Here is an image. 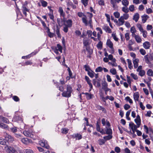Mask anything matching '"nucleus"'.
I'll return each mask as SVG.
<instances>
[{
	"label": "nucleus",
	"instance_id": "f257e3e1",
	"mask_svg": "<svg viewBox=\"0 0 153 153\" xmlns=\"http://www.w3.org/2000/svg\"><path fill=\"white\" fill-rule=\"evenodd\" d=\"M92 13L88 12L85 16L82 18V22L86 26L89 25L91 27L92 25V18L93 17Z\"/></svg>",
	"mask_w": 153,
	"mask_h": 153
},
{
	"label": "nucleus",
	"instance_id": "f03ea898",
	"mask_svg": "<svg viewBox=\"0 0 153 153\" xmlns=\"http://www.w3.org/2000/svg\"><path fill=\"white\" fill-rule=\"evenodd\" d=\"M129 17V15L128 13H124L123 15L120 16L118 19V22L117 25L118 26H121L123 25L125 23L124 20H127Z\"/></svg>",
	"mask_w": 153,
	"mask_h": 153
},
{
	"label": "nucleus",
	"instance_id": "7ed1b4c3",
	"mask_svg": "<svg viewBox=\"0 0 153 153\" xmlns=\"http://www.w3.org/2000/svg\"><path fill=\"white\" fill-rule=\"evenodd\" d=\"M72 91V90L71 87L70 85H68L67 88V91H64L62 94V95L64 97H69L71 96Z\"/></svg>",
	"mask_w": 153,
	"mask_h": 153
},
{
	"label": "nucleus",
	"instance_id": "20e7f679",
	"mask_svg": "<svg viewBox=\"0 0 153 153\" xmlns=\"http://www.w3.org/2000/svg\"><path fill=\"white\" fill-rule=\"evenodd\" d=\"M4 149L7 153H18L17 150L13 147L6 146L4 147Z\"/></svg>",
	"mask_w": 153,
	"mask_h": 153
},
{
	"label": "nucleus",
	"instance_id": "39448f33",
	"mask_svg": "<svg viewBox=\"0 0 153 153\" xmlns=\"http://www.w3.org/2000/svg\"><path fill=\"white\" fill-rule=\"evenodd\" d=\"M27 2L26 1H25V3L23 4L22 9L23 13L25 16H26L27 15L26 12H29V9L27 8Z\"/></svg>",
	"mask_w": 153,
	"mask_h": 153
},
{
	"label": "nucleus",
	"instance_id": "423d86ee",
	"mask_svg": "<svg viewBox=\"0 0 153 153\" xmlns=\"http://www.w3.org/2000/svg\"><path fill=\"white\" fill-rule=\"evenodd\" d=\"M23 133L24 135L26 137H29L34 139V135L33 134V133L31 132L30 130H28L27 131L25 130L24 131Z\"/></svg>",
	"mask_w": 153,
	"mask_h": 153
},
{
	"label": "nucleus",
	"instance_id": "0eeeda50",
	"mask_svg": "<svg viewBox=\"0 0 153 153\" xmlns=\"http://www.w3.org/2000/svg\"><path fill=\"white\" fill-rule=\"evenodd\" d=\"M39 143L42 146L45 148L47 149H48L49 146L47 144V141L43 140H41L39 142Z\"/></svg>",
	"mask_w": 153,
	"mask_h": 153
},
{
	"label": "nucleus",
	"instance_id": "6e6552de",
	"mask_svg": "<svg viewBox=\"0 0 153 153\" xmlns=\"http://www.w3.org/2000/svg\"><path fill=\"white\" fill-rule=\"evenodd\" d=\"M64 25L68 27H71L72 26V21L71 19H68L67 20H63Z\"/></svg>",
	"mask_w": 153,
	"mask_h": 153
},
{
	"label": "nucleus",
	"instance_id": "1a4fd4ad",
	"mask_svg": "<svg viewBox=\"0 0 153 153\" xmlns=\"http://www.w3.org/2000/svg\"><path fill=\"white\" fill-rule=\"evenodd\" d=\"M106 44V45L109 47L112 51H114L113 43L109 39L107 40Z\"/></svg>",
	"mask_w": 153,
	"mask_h": 153
},
{
	"label": "nucleus",
	"instance_id": "9d476101",
	"mask_svg": "<svg viewBox=\"0 0 153 153\" xmlns=\"http://www.w3.org/2000/svg\"><path fill=\"white\" fill-rule=\"evenodd\" d=\"M21 141L22 143L25 144H28L31 142V140L26 138H24L21 139Z\"/></svg>",
	"mask_w": 153,
	"mask_h": 153
},
{
	"label": "nucleus",
	"instance_id": "9b49d317",
	"mask_svg": "<svg viewBox=\"0 0 153 153\" xmlns=\"http://www.w3.org/2000/svg\"><path fill=\"white\" fill-rule=\"evenodd\" d=\"M129 127L131 130H137V128L139 127H138L137 125H135L134 123L132 122L129 123Z\"/></svg>",
	"mask_w": 153,
	"mask_h": 153
},
{
	"label": "nucleus",
	"instance_id": "f8f14e48",
	"mask_svg": "<svg viewBox=\"0 0 153 153\" xmlns=\"http://www.w3.org/2000/svg\"><path fill=\"white\" fill-rule=\"evenodd\" d=\"M96 129L97 131L100 132L102 134H105V132L104 130L100 128V126L98 123L96 124Z\"/></svg>",
	"mask_w": 153,
	"mask_h": 153
},
{
	"label": "nucleus",
	"instance_id": "ddd939ff",
	"mask_svg": "<svg viewBox=\"0 0 153 153\" xmlns=\"http://www.w3.org/2000/svg\"><path fill=\"white\" fill-rule=\"evenodd\" d=\"M143 48L145 49H148L151 46V44L149 42L146 41L143 43Z\"/></svg>",
	"mask_w": 153,
	"mask_h": 153
},
{
	"label": "nucleus",
	"instance_id": "4468645a",
	"mask_svg": "<svg viewBox=\"0 0 153 153\" xmlns=\"http://www.w3.org/2000/svg\"><path fill=\"white\" fill-rule=\"evenodd\" d=\"M133 62L134 64V68H137L138 66V63L139 62V59L137 58L133 59Z\"/></svg>",
	"mask_w": 153,
	"mask_h": 153
},
{
	"label": "nucleus",
	"instance_id": "2eb2a0df",
	"mask_svg": "<svg viewBox=\"0 0 153 153\" xmlns=\"http://www.w3.org/2000/svg\"><path fill=\"white\" fill-rule=\"evenodd\" d=\"M5 138L6 140L9 142H12L14 140V139L12 136L7 134L5 135Z\"/></svg>",
	"mask_w": 153,
	"mask_h": 153
},
{
	"label": "nucleus",
	"instance_id": "dca6fc26",
	"mask_svg": "<svg viewBox=\"0 0 153 153\" xmlns=\"http://www.w3.org/2000/svg\"><path fill=\"white\" fill-rule=\"evenodd\" d=\"M139 94L138 92L134 93L133 95V97L134 100L135 102L138 101L139 98Z\"/></svg>",
	"mask_w": 153,
	"mask_h": 153
},
{
	"label": "nucleus",
	"instance_id": "f3484780",
	"mask_svg": "<svg viewBox=\"0 0 153 153\" xmlns=\"http://www.w3.org/2000/svg\"><path fill=\"white\" fill-rule=\"evenodd\" d=\"M120 1H111V3L112 4L113 8L116 9L117 7V4L119 3Z\"/></svg>",
	"mask_w": 153,
	"mask_h": 153
},
{
	"label": "nucleus",
	"instance_id": "a211bd4d",
	"mask_svg": "<svg viewBox=\"0 0 153 153\" xmlns=\"http://www.w3.org/2000/svg\"><path fill=\"white\" fill-rule=\"evenodd\" d=\"M96 30L98 31H100V32H98L97 34V39L99 40H100L101 35L102 33V31L100 27H97L96 28Z\"/></svg>",
	"mask_w": 153,
	"mask_h": 153
},
{
	"label": "nucleus",
	"instance_id": "6ab92c4d",
	"mask_svg": "<svg viewBox=\"0 0 153 153\" xmlns=\"http://www.w3.org/2000/svg\"><path fill=\"white\" fill-rule=\"evenodd\" d=\"M0 121L6 123H9V120L8 119L1 116H0Z\"/></svg>",
	"mask_w": 153,
	"mask_h": 153
},
{
	"label": "nucleus",
	"instance_id": "aec40b11",
	"mask_svg": "<svg viewBox=\"0 0 153 153\" xmlns=\"http://www.w3.org/2000/svg\"><path fill=\"white\" fill-rule=\"evenodd\" d=\"M103 28L106 32L109 33H111V30L108 26L106 25H104L103 26Z\"/></svg>",
	"mask_w": 153,
	"mask_h": 153
},
{
	"label": "nucleus",
	"instance_id": "412c9836",
	"mask_svg": "<svg viewBox=\"0 0 153 153\" xmlns=\"http://www.w3.org/2000/svg\"><path fill=\"white\" fill-rule=\"evenodd\" d=\"M86 97V98L88 100H90L92 98L94 97V95L92 94H90L88 93H84Z\"/></svg>",
	"mask_w": 153,
	"mask_h": 153
},
{
	"label": "nucleus",
	"instance_id": "4be33fe9",
	"mask_svg": "<svg viewBox=\"0 0 153 153\" xmlns=\"http://www.w3.org/2000/svg\"><path fill=\"white\" fill-rule=\"evenodd\" d=\"M105 134L108 135H111L112 134V130L111 129L109 128L106 127L105 130Z\"/></svg>",
	"mask_w": 153,
	"mask_h": 153
},
{
	"label": "nucleus",
	"instance_id": "5701e85b",
	"mask_svg": "<svg viewBox=\"0 0 153 153\" xmlns=\"http://www.w3.org/2000/svg\"><path fill=\"white\" fill-rule=\"evenodd\" d=\"M93 83L94 85L97 87H100V84L99 81H97L96 79H94L93 80Z\"/></svg>",
	"mask_w": 153,
	"mask_h": 153
},
{
	"label": "nucleus",
	"instance_id": "b1692460",
	"mask_svg": "<svg viewBox=\"0 0 153 153\" xmlns=\"http://www.w3.org/2000/svg\"><path fill=\"white\" fill-rule=\"evenodd\" d=\"M142 21L143 23H145L147 19L149 18V16L147 15H144L142 16Z\"/></svg>",
	"mask_w": 153,
	"mask_h": 153
},
{
	"label": "nucleus",
	"instance_id": "393cba45",
	"mask_svg": "<svg viewBox=\"0 0 153 153\" xmlns=\"http://www.w3.org/2000/svg\"><path fill=\"white\" fill-rule=\"evenodd\" d=\"M127 61L128 65V68L130 69H131L133 68V66L132 65L131 61L129 59H127Z\"/></svg>",
	"mask_w": 153,
	"mask_h": 153
},
{
	"label": "nucleus",
	"instance_id": "a878e982",
	"mask_svg": "<svg viewBox=\"0 0 153 153\" xmlns=\"http://www.w3.org/2000/svg\"><path fill=\"white\" fill-rule=\"evenodd\" d=\"M139 17V15L138 13H136L133 16V19L136 22H137Z\"/></svg>",
	"mask_w": 153,
	"mask_h": 153
},
{
	"label": "nucleus",
	"instance_id": "bb28decb",
	"mask_svg": "<svg viewBox=\"0 0 153 153\" xmlns=\"http://www.w3.org/2000/svg\"><path fill=\"white\" fill-rule=\"evenodd\" d=\"M58 11L61 16L63 17H64L65 14L62 7H60L59 8Z\"/></svg>",
	"mask_w": 153,
	"mask_h": 153
},
{
	"label": "nucleus",
	"instance_id": "cd10ccee",
	"mask_svg": "<svg viewBox=\"0 0 153 153\" xmlns=\"http://www.w3.org/2000/svg\"><path fill=\"white\" fill-rule=\"evenodd\" d=\"M112 137V136L111 135H108V136H106L103 137V139L105 140V141L106 142L108 140H109L111 139Z\"/></svg>",
	"mask_w": 153,
	"mask_h": 153
},
{
	"label": "nucleus",
	"instance_id": "c85d7f7f",
	"mask_svg": "<svg viewBox=\"0 0 153 153\" xmlns=\"http://www.w3.org/2000/svg\"><path fill=\"white\" fill-rule=\"evenodd\" d=\"M73 136L76 138V139L79 140L81 139L82 138V136L81 134H76L73 135Z\"/></svg>",
	"mask_w": 153,
	"mask_h": 153
},
{
	"label": "nucleus",
	"instance_id": "c756f323",
	"mask_svg": "<svg viewBox=\"0 0 153 153\" xmlns=\"http://www.w3.org/2000/svg\"><path fill=\"white\" fill-rule=\"evenodd\" d=\"M50 13L48 14L50 18L51 19L53 20L54 19V16L53 15V11L51 9H50Z\"/></svg>",
	"mask_w": 153,
	"mask_h": 153
},
{
	"label": "nucleus",
	"instance_id": "7c9ffc66",
	"mask_svg": "<svg viewBox=\"0 0 153 153\" xmlns=\"http://www.w3.org/2000/svg\"><path fill=\"white\" fill-rule=\"evenodd\" d=\"M88 75L91 77L93 78L94 76L95 73L92 71H90L88 72Z\"/></svg>",
	"mask_w": 153,
	"mask_h": 153
},
{
	"label": "nucleus",
	"instance_id": "2f4dec72",
	"mask_svg": "<svg viewBox=\"0 0 153 153\" xmlns=\"http://www.w3.org/2000/svg\"><path fill=\"white\" fill-rule=\"evenodd\" d=\"M150 57V56L148 55H147L144 56V59L146 63L149 64L150 63V60L149 59V58Z\"/></svg>",
	"mask_w": 153,
	"mask_h": 153
},
{
	"label": "nucleus",
	"instance_id": "473e14b6",
	"mask_svg": "<svg viewBox=\"0 0 153 153\" xmlns=\"http://www.w3.org/2000/svg\"><path fill=\"white\" fill-rule=\"evenodd\" d=\"M134 121L138 127H140L141 125V119H135Z\"/></svg>",
	"mask_w": 153,
	"mask_h": 153
},
{
	"label": "nucleus",
	"instance_id": "72a5a7b5",
	"mask_svg": "<svg viewBox=\"0 0 153 153\" xmlns=\"http://www.w3.org/2000/svg\"><path fill=\"white\" fill-rule=\"evenodd\" d=\"M56 49L58 51H59L61 53H62V46H61L59 44H57V45L56 47Z\"/></svg>",
	"mask_w": 153,
	"mask_h": 153
},
{
	"label": "nucleus",
	"instance_id": "f704fd0d",
	"mask_svg": "<svg viewBox=\"0 0 153 153\" xmlns=\"http://www.w3.org/2000/svg\"><path fill=\"white\" fill-rule=\"evenodd\" d=\"M110 72L113 75H116L117 74V71L114 68H112L110 70Z\"/></svg>",
	"mask_w": 153,
	"mask_h": 153
},
{
	"label": "nucleus",
	"instance_id": "c9c22d12",
	"mask_svg": "<svg viewBox=\"0 0 153 153\" xmlns=\"http://www.w3.org/2000/svg\"><path fill=\"white\" fill-rule=\"evenodd\" d=\"M98 142L100 145H102L105 144V141L104 139H100L98 140Z\"/></svg>",
	"mask_w": 153,
	"mask_h": 153
},
{
	"label": "nucleus",
	"instance_id": "e433bc0d",
	"mask_svg": "<svg viewBox=\"0 0 153 153\" xmlns=\"http://www.w3.org/2000/svg\"><path fill=\"white\" fill-rule=\"evenodd\" d=\"M147 74L149 76H152L153 75V71L151 69L148 70L147 72Z\"/></svg>",
	"mask_w": 153,
	"mask_h": 153
},
{
	"label": "nucleus",
	"instance_id": "4c0bfd02",
	"mask_svg": "<svg viewBox=\"0 0 153 153\" xmlns=\"http://www.w3.org/2000/svg\"><path fill=\"white\" fill-rule=\"evenodd\" d=\"M122 10L125 13H128L129 12V10L127 7H123L122 8Z\"/></svg>",
	"mask_w": 153,
	"mask_h": 153
},
{
	"label": "nucleus",
	"instance_id": "58836bf2",
	"mask_svg": "<svg viewBox=\"0 0 153 153\" xmlns=\"http://www.w3.org/2000/svg\"><path fill=\"white\" fill-rule=\"evenodd\" d=\"M13 120L14 121H21L22 122L23 121L22 118L19 116L14 117L13 118Z\"/></svg>",
	"mask_w": 153,
	"mask_h": 153
},
{
	"label": "nucleus",
	"instance_id": "ea45409f",
	"mask_svg": "<svg viewBox=\"0 0 153 153\" xmlns=\"http://www.w3.org/2000/svg\"><path fill=\"white\" fill-rule=\"evenodd\" d=\"M135 39L137 42L138 43H140L142 41V39L139 35H138L137 36H136Z\"/></svg>",
	"mask_w": 153,
	"mask_h": 153
},
{
	"label": "nucleus",
	"instance_id": "a19ab883",
	"mask_svg": "<svg viewBox=\"0 0 153 153\" xmlns=\"http://www.w3.org/2000/svg\"><path fill=\"white\" fill-rule=\"evenodd\" d=\"M125 100H126V101L129 102L130 103L132 104L133 103L132 100L128 96H127L125 97Z\"/></svg>",
	"mask_w": 153,
	"mask_h": 153
},
{
	"label": "nucleus",
	"instance_id": "79ce46f5",
	"mask_svg": "<svg viewBox=\"0 0 153 153\" xmlns=\"http://www.w3.org/2000/svg\"><path fill=\"white\" fill-rule=\"evenodd\" d=\"M102 43L101 41H100L97 44V47L99 49H101L102 48Z\"/></svg>",
	"mask_w": 153,
	"mask_h": 153
},
{
	"label": "nucleus",
	"instance_id": "37998d69",
	"mask_svg": "<svg viewBox=\"0 0 153 153\" xmlns=\"http://www.w3.org/2000/svg\"><path fill=\"white\" fill-rule=\"evenodd\" d=\"M68 130L66 128H63L62 129V132L63 134H65L68 133Z\"/></svg>",
	"mask_w": 153,
	"mask_h": 153
},
{
	"label": "nucleus",
	"instance_id": "c03bdc74",
	"mask_svg": "<svg viewBox=\"0 0 153 153\" xmlns=\"http://www.w3.org/2000/svg\"><path fill=\"white\" fill-rule=\"evenodd\" d=\"M112 36L113 37V39H114L115 41H118V38L117 37V36L116 35V33L114 32L112 34Z\"/></svg>",
	"mask_w": 153,
	"mask_h": 153
},
{
	"label": "nucleus",
	"instance_id": "a18cd8bd",
	"mask_svg": "<svg viewBox=\"0 0 153 153\" xmlns=\"http://www.w3.org/2000/svg\"><path fill=\"white\" fill-rule=\"evenodd\" d=\"M122 4L125 7H127L129 4L128 1H122Z\"/></svg>",
	"mask_w": 153,
	"mask_h": 153
},
{
	"label": "nucleus",
	"instance_id": "49530a36",
	"mask_svg": "<svg viewBox=\"0 0 153 153\" xmlns=\"http://www.w3.org/2000/svg\"><path fill=\"white\" fill-rule=\"evenodd\" d=\"M0 127L6 129L7 128L8 126L7 125L0 123Z\"/></svg>",
	"mask_w": 153,
	"mask_h": 153
},
{
	"label": "nucleus",
	"instance_id": "de8ad7c7",
	"mask_svg": "<svg viewBox=\"0 0 153 153\" xmlns=\"http://www.w3.org/2000/svg\"><path fill=\"white\" fill-rule=\"evenodd\" d=\"M140 53L143 55H144L146 53V51L143 48H141L140 50Z\"/></svg>",
	"mask_w": 153,
	"mask_h": 153
},
{
	"label": "nucleus",
	"instance_id": "09e8293b",
	"mask_svg": "<svg viewBox=\"0 0 153 153\" xmlns=\"http://www.w3.org/2000/svg\"><path fill=\"white\" fill-rule=\"evenodd\" d=\"M36 53H35L34 52H33V53H31L30 55H28V56H22V59H26V58H29L31 56V55H32H32H35V54H36Z\"/></svg>",
	"mask_w": 153,
	"mask_h": 153
},
{
	"label": "nucleus",
	"instance_id": "8fccbe9b",
	"mask_svg": "<svg viewBox=\"0 0 153 153\" xmlns=\"http://www.w3.org/2000/svg\"><path fill=\"white\" fill-rule=\"evenodd\" d=\"M114 15L115 18H119L120 17V13L118 12H116L114 13Z\"/></svg>",
	"mask_w": 153,
	"mask_h": 153
},
{
	"label": "nucleus",
	"instance_id": "3c124183",
	"mask_svg": "<svg viewBox=\"0 0 153 153\" xmlns=\"http://www.w3.org/2000/svg\"><path fill=\"white\" fill-rule=\"evenodd\" d=\"M125 37L127 41L129 40L130 39L129 34L128 33H126L125 34Z\"/></svg>",
	"mask_w": 153,
	"mask_h": 153
},
{
	"label": "nucleus",
	"instance_id": "603ef678",
	"mask_svg": "<svg viewBox=\"0 0 153 153\" xmlns=\"http://www.w3.org/2000/svg\"><path fill=\"white\" fill-rule=\"evenodd\" d=\"M130 75L134 79L137 80L138 79V77L136 75L133 73H131Z\"/></svg>",
	"mask_w": 153,
	"mask_h": 153
},
{
	"label": "nucleus",
	"instance_id": "864d4df0",
	"mask_svg": "<svg viewBox=\"0 0 153 153\" xmlns=\"http://www.w3.org/2000/svg\"><path fill=\"white\" fill-rule=\"evenodd\" d=\"M12 99L16 102H18L19 100V97L16 96H13L12 97Z\"/></svg>",
	"mask_w": 153,
	"mask_h": 153
},
{
	"label": "nucleus",
	"instance_id": "5fc2aeb1",
	"mask_svg": "<svg viewBox=\"0 0 153 153\" xmlns=\"http://www.w3.org/2000/svg\"><path fill=\"white\" fill-rule=\"evenodd\" d=\"M127 80L128 83L131 86V79L129 76H127Z\"/></svg>",
	"mask_w": 153,
	"mask_h": 153
},
{
	"label": "nucleus",
	"instance_id": "6e6d98bb",
	"mask_svg": "<svg viewBox=\"0 0 153 153\" xmlns=\"http://www.w3.org/2000/svg\"><path fill=\"white\" fill-rule=\"evenodd\" d=\"M130 31L131 33H136L137 30L134 27H132L130 29Z\"/></svg>",
	"mask_w": 153,
	"mask_h": 153
},
{
	"label": "nucleus",
	"instance_id": "4d7b16f0",
	"mask_svg": "<svg viewBox=\"0 0 153 153\" xmlns=\"http://www.w3.org/2000/svg\"><path fill=\"white\" fill-rule=\"evenodd\" d=\"M114 150L115 152L117 153L120 152L121 150L120 148L118 146H116Z\"/></svg>",
	"mask_w": 153,
	"mask_h": 153
},
{
	"label": "nucleus",
	"instance_id": "13d9d810",
	"mask_svg": "<svg viewBox=\"0 0 153 153\" xmlns=\"http://www.w3.org/2000/svg\"><path fill=\"white\" fill-rule=\"evenodd\" d=\"M6 142L4 140L3 138H0V144L2 145H5Z\"/></svg>",
	"mask_w": 153,
	"mask_h": 153
},
{
	"label": "nucleus",
	"instance_id": "bf43d9fd",
	"mask_svg": "<svg viewBox=\"0 0 153 153\" xmlns=\"http://www.w3.org/2000/svg\"><path fill=\"white\" fill-rule=\"evenodd\" d=\"M108 59L109 60L111 61H112L114 60V59H116L114 58H113V56L111 54H110L108 56Z\"/></svg>",
	"mask_w": 153,
	"mask_h": 153
},
{
	"label": "nucleus",
	"instance_id": "052dcab7",
	"mask_svg": "<svg viewBox=\"0 0 153 153\" xmlns=\"http://www.w3.org/2000/svg\"><path fill=\"white\" fill-rule=\"evenodd\" d=\"M105 16L107 18V22L110 24V16L108 14H105Z\"/></svg>",
	"mask_w": 153,
	"mask_h": 153
},
{
	"label": "nucleus",
	"instance_id": "680f3d73",
	"mask_svg": "<svg viewBox=\"0 0 153 153\" xmlns=\"http://www.w3.org/2000/svg\"><path fill=\"white\" fill-rule=\"evenodd\" d=\"M102 69L103 68L102 67L100 66L99 67H98L96 69L95 71L96 72H101L102 70Z\"/></svg>",
	"mask_w": 153,
	"mask_h": 153
},
{
	"label": "nucleus",
	"instance_id": "e2e57ef3",
	"mask_svg": "<svg viewBox=\"0 0 153 153\" xmlns=\"http://www.w3.org/2000/svg\"><path fill=\"white\" fill-rule=\"evenodd\" d=\"M143 33V35L144 37L146 38L147 35V32L146 30H143V31L141 32Z\"/></svg>",
	"mask_w": 153,
	"mask_h": 153
},
{
	"label": "nucleus",
	"instance_id": "0e129e2a",
	"mask_svg": "<svg viewBox=\"0 0 153 153\" xmlns=\"http://www.w3.org/2000/svg\"><path fill=\"white\" fill-rule=\"evenodd\" d=\"M56 33L59 37H61V35L59 32V30L58 28L56 30Z\"/></svg>",
	"mask_w": 153,
	"mask_h": 153
},
{
	"label": "nucleus",
	"instance_id": "69168bd1",
	"mask_svg": "<svg viewBox=\"0 0 153 153\" xmlns=\"http://www.w3.org/2000/svg\"><path fill=\"white\" fill-rule=\"evenodd\" d=\"M138 72H139V75L141 76H143L145 74V72L144 70L140 71Z\"/></svg>",
	"mask_w": 153,
	"mask_h": 153
},
{
	"label": "nucleus",
	"instance_id": "338daca9",
	"mask_svg": "<svg viewBox=\"0 0 153 153\" xmlns=\"http://www.w3.org/2000/svg\"><path fill=\"white\" fill-rule=\"evenodd\" d=\"M124 153H131L130 150L128 148H126L124 149Z\"/></svg>",
	"mask_w": 153,
	"mask_h": 153
},
{
	"label": "nucleus",
	"instance_id": "774afa93",
	"mask_svg": "<svg viewBox=\"0 0 153 153\" xmlns=\"http://www.w3.org/2000/svg\"><path fill=\"white\" fill-rule=\"evenodd\" d=\"M25 153H34L33 151L30 149H26L25 150Z\"/></svg>",
	"mask_w": 153,
	"mask_h": 153
}]
</instances>
